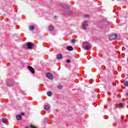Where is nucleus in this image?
I'll use <instances>...</instances> for the list:
<instances>
[{
	"mask_svg": "<svg viewBox=\"0 0 128 128\" xmlns=\"http://www.w3.org/2000/svg\"><path fill=\"white\" fill-rule=\"evenodd\" d=\"M20 116H24V113L22 112Z\"/></svg>",
	"mask_w": 128,
	"mask_h": 128,
	"instance_id": "29",
	"label": "nucleus"
},
{
	"mask_svg": "<svg viewBox=\"0 0 128 128\" xmlns=\"http://www.w3.org/2000/svg\"><path fill=\"white\" fill-rule=\"evenodd\" d=\"M104 26V28H106V25H105L104 26H103V27Z\"/></svg>",
	"mask_w": 128,
	"mask_h": 128,
	"instance_id": "32",
	"label": "nucleus"
},
{
	"mask_svg": "<svg viewBox=\"0 0 128 128\" xmlns=\"http://www.w3.org/2000/svg\"><path fill=\"white\" fill-rule=\"evenodd\" d=\"M66 62H68V64H70V60H67Z\"/></svg>",
	"mask_w": 128,
	"mask_h": 128,
	"instance_id": "25",
	"label": "nucleus"
},
{
	"mask_svg": "<svg viewBox=\"0 0 128 128\" xmlns=\"http://www.w3.org/2000/svg\"><path fill=\"white\" fill-rule=\"evenodd\" d=\"M42 46H44V44H42Z\"/></svg>",
	"mask_w": 128,
	"mask_h": 128,
	"instance_id": "35",
	"label": "nucleus"
},
{
	"mask_svg": "<svg viewBox=\"0 0 128 128\" xmlns=\"http://www.w3.org/2000/svg\"><path fill=\"white\" fill-rule=\"evenodd\" d=\"M104 108H106V106H104Z\"/></svg>",
	"mask_w": 128,
	"mask_h": 128,
	"instance_id": "34",
	"label": "nucleus"
},
{
	"mask_svg": "<svg viewBox=\"0 0 128 128\" xmlns=\"http://www.w3.org/2000/svg\"><path fill=\"white\" fill-rule=\"evenodd\" d=\"M25 46L27 47L28 50H32L34 48V44L30 42H27Z\"/></svg>",
	"mask_w": 128,
	"mask_h": 128,
	"instance_id": "3",
	"label": "nucleus"
},
{
	"mask_svg": "<svg viewBox=\"0 0 128 128\" xmlns=\"http://www.w3.org/2000/svg\"><path fill=\"white\" fill-rule=\"evenodd\" d=\"M2 122H4V124H6V122H8V119L6 118H4L2 119Z\"/></svg>",
	"mask_w": 128,
	"mask_h": 128,
	"instance_id": "17",
	"label": "nucleus"
},
{
	"mask_svg": "<svg viewBox=\"0 0 128 128\" xmlns=\"http://www.w3.org/2000/svg\"><path fill=\"white\" fill-rule=\"evenodd\" d=\"M47 96H52V93L50 91L48 92H47Z\"/></svg>",
	"mask_w": 128,
	"mask_h": 128,
	"instance_id": "18",
	"label": "nucleus"
},
{
	"mask_svg": "<svg viewBox=\"0 0 128 128\" xmlns=\"http://www.w3.org/2000/svg\"><path fill=\"white\" fill-rule=\"evenodd\" d=\"M16 118V120H22V116L17 115Z\"/></svg>",
	"mask_w": 128,
	"mask_h": 128,
	"instance_id": "12",
	"label": "nucleus"
},
{
	"mask_svg": "<svg viewBox=\"0 0 128 128\" xmlns=\"http://www.w3.org/2000/svg\"><path fill=\"white\" fill-rule=\"evenodd\" d=\"M66 50L70 51L74 50V48L72 46H68L66 47Z\"/></svg>",
	"mask_w": 128,
	"mask_h": 128,
	"instance_id": "11",
	"label": "nucleus"
},
{
	"mask_svg": "<svg viewBox=\"0 0 128 128\" xmlns=\"http://www.w3.org/2000/svg\"><path fill=\"white\" fill-rule=\"evenodd\" d=\"M88 26V21H84L82 24V30H86Z\"/></svg>",
	"mask_w": 128,
	"mask_h": 128,
	"instance_id": "2",
	"label": "nucleus"
},
{
	"mask_svg": "<svg viewBox=\"0 0 128 128\" xmlns=\"http://www.w3.org/2000/svg\"><path fill=\"white\" fill-rule=\"evenodd\" d=\"M66 14H68V16H70L72 14H74V12L73 11L68 10L66 12Z\"/></svg>",
	"mask_w": 128,
	"mask_h": 128,
	"instance_id": "8",
	"label": "nucleus"
},
{
	"mask_svg": "<svg viewBox=\"0 0 128 128\" xmlns=\"http://www.w3.org/2000/svg\"><path fill=\"white\" fill-rule=\"evenodd\" d=\"M118 38V35L116 34H112V40H116Z\"/></svg>",
	"mask_w": 128,
	"mask_h": 128,
	"instance_id": "15",
	"label": "nucleus"
},
{
	"mask_svg": "<svg viewBox=\"0 0 128 128\" xmlns=\"http://www.w3.org/2000/svg\"><path fill=\"white\" fill-rule=\"evenodd\" d=\"M48 30L50 32H52L54 30V26H50L48 27Z\"/></svg>",
	"mask_w": 128,
	"mask_h": 128,
	"instance_id": "13",
	"label": "nucleus"
},
{
	"mask_svg": "<svg viewBox=\"0 0 128 128\" xmlns=\"http://www.w3.org/2000/svg\"><path fill=\"white\" fill-rule=\"evenodd\" d=\"M30 128H36V127L34 126L33 125H30Z\"/></svg>",
	"mask_w": 128,
	"mask_h": 128,
	"instance_id": "24",
	"label": "nucleus"
},
{
	"mask_svg": "<svg viewBox=\"0 0 128 128\" xmlns=\"http://www.w3.org/2000/svg\"><path fill=\"white\" fill-rule=\"evenodd\" d=\"M119 106L120 108H122L126 106V104L124 102H121L119 104Z\"/></svg>",
	"mask_w": 128,
	"mask_h": 128,
	"instance_id": "9",
	"label": "nucleus"
},
{
	"mask_svg": "<svg viewBox=\"0 0 128 128\" xmlns=\"http://www.w3.org/2000/svg\"><path fill=\"white\" fill-rule=\"evenodd\" d=\"M48 122V118H45V122Z\"/></svg>",
	"mask_w": 128,
	"mask_h": 128,
	"instance_id": "27",
	"label": "nucleus"
},
{
	"mask_svg": "<svg viewBox=\"0 0 128 128\" xmlns=\"http://www.w3.org/2000/svg\"><path fill=\"white\" fill-rule=\"evenodd\" d=\"M85 18H90V16L86 14V15H85Z\"/></svg>",
	"mask_w": 128,
	"mask_h": 128,
	"instance_id": "26",
	"label": "nucleus"
},
{
	"mask_svg": "<svg viewBox=\"0 0 128 128\" xmlns=\"http://www.w3.org/2000/svg\"><path fill=\"white\" fill-rule=\"evenodd\" d=\"M58 88L59 90H62V86H58Z\"/></svg>",
	"mask_w": 128,
	"mask_h": 128,
	"instance_id": "22",
	"label": "nucleus"
},
{
	"mask_svg": "<svg viewBox=\"0 0 128 128\" xmlns=\"http://www.w3.org/2000/svg\"><path fill=\"white\" fill-rule=\"evenodd\" d=\"M109 40H112V35H111L110 36H109Z\"/></svg>",
	"mask_w": 128,
	"mask_h": 128,
	"instance_id": "21",
	"label": "nucleus"
},
{
	"mask_svg": "<svg viewBox=\"0 0 128 128\" xmlns=\"http://www.w3.org/2000/svg\"><path fill=\"white\" fill-rule=\"evenodd\" d=\"M108 104H109L110 106H112V99H110V98H108Z\"/></svg>",
	"mask_w": 128,
	"mask_h": 128,
	"instance_id": "14",
	"label": "nucleus"
},
{
	"mask_svg": "<svg viewBox=\"0 0 128 128\" xmlns=\"http://www.w3.org/2000/svg\"><path fill=\"white\" fill-rule=\"evenodd\" d=\"M92 48V45L88 42H84L83 43V48L86 50H90Z\"/></svg>",
	"mask_w": 128,
	"mask_h": 128,
	"instance_id": "1",
	"label": "nucleus"
},
{
	"mask_svg": "<svg viewBox=\"0 0 128 128\" xmlns=\"http://www.w3.org/2000/svg\"><path fill=\"white\" fill-rule=\"evenodd\" d=\"M108 96H112V93L110 92H108Z\"/></svg>",
	"mask_w": 128,
	"mask_h": 128,
	"instance_id": "28",
	"label": "nucleus"
},
{
	"mask_svg": "<svg viewBox=\"0 0 128 128\" xmlns=\"http://www.w3.org/2000/svg\"><path fill=\"white\" fill-rule=\"evenodd\" d=\"M28 70L32 74H34L35 72H34V69L32 67V66H28Z\"/></svg>",
	"mask_w": 128,
	"mask_h": 128,
	"instance_id": "5",
	"label": "nucleus"
},
{
	"mask_svg": "<svg viewBox=\"0 0 128 128\" xmlns=\"http://www.w3.org/2000/svg\"><path fill=\"white\" fill-rule=\"evenodd\" d=\"M44 110H50V106H48V105H46L44 108Z\"/></svg>",
	"mask_w": 128,
	"mask_h": 128,
	"instance_id": "19",
	"label": "nucleus"
},
{
	"mask_svg": "<svg viewBox=\"0 0 128 128\" xmlns=\"http://www.w3.org/2000/svg\"><path fill=\"white\" fill-rule=\"evenodd\" d=\"M7 84H8V86H14V82H12V81L8 80L7 81Z\"/></svg>",
	"mask_w": 128,
	"mask_h": 128,
	"instance_id": "6",
	"label": "nucleus"
},
{
	"mask_svg": "<svg viewBox=\"0 0 128 128\" xmlns=\"http://www.w3.org/2000/svg\"><path fill=\"white\" fill-rule=\"evenodd\" d=\"M124 86H128V82H125Z\"/></svg>",
	"mask_w": 128,
	"mask_h": 128,
	"instance_id": "23",
	"label": "nucleus"
},
{
	"mask_svg": "<svg viewBox=\"0 0 128 128\" xmlns=\"http://www.w3.org/2000/svg\"><path fill=\"white\" fill-rule=\"evenodd\" d=\"M57 18H58L57 16H54V18L55 20H56Z\"/></svg>",
	"mask_w": 128,
	"mask_h": 128,
	"instance_id": "30",
	"label": "nucleus"
},
{
	"mask_svg": "<svg viewBox=\"0 0 128 128\" xmlns=\"http://www.w3.org/2000/svg\"><path fill=\"white\" fill-rule=\"evenodd\" d=\"M56 112H58V109H56Z\"/></svg>",
	"mask_w": 128,
	"mask_h": 128,
	"instance_id": "31",
	"label": "nucleus"
},
{
	"mask_svg": "<svg viewBox=\"0 0 128 128\" xmlns=\"http://www.w3.org/2000/svg\"><path fill=\"white\" fill-rule=\"evenodd\" d=\"M71 42H72V44H74V42H76V40H74V39H72V41H71Z\"/></svg>",
	"mask_w": 128,
	"mask_h": 128,
	"instance_id": "20",
	"label": "nucleus"
},
{
	"mask_svg": "<svg viewBox=\"0 0 128 128\" xmlns=\"http://www.w3.org/2000/svg\"><path fill=\"white\" fill-rule=\"evenodd\" d=\"M62 6L63 8H65L66 10H70V6L68 5L64 4H62Z\"/></svg>",
	"mask_w": 128,
	"mask_h": 128,
	"instance_id": "7",
	"label": "nucleus"
},
{
	"mask_svg": "<svg viewBox=\"0 0 128 128\" xmlns=\"http://www.w3.org/2000/svg\"><path fill=\"white\" fill-rule=\"evenodd\" d=\"M30 30H34V26H30L29 27Z\"/></svg>",
	"mask_w": 128,
	"mask_h": 128,
	"instance_id": "16",
	"label": "nucleus"
},
{
	"mask_svg": "<svg viewBox=\"0 0 128 128\" xmlns=\"http://www.w3.org/2000/svg\"><path fill=\"white\" fill-rule=\"evenodd\" d=\"M74 58L76 59V57L74 56Z\"/></svg>",
	"mask_w": 128,
	"mask_h": 128,
	"instance_id": "33",
	"label": "nucleus"
},
{
	"mask_svg": "<svg viewBox=\"0 0 128 128\" xmlns=\"http://www.w3.org/2000/svg\"><path fill=\"white\" fill-rule=\"evenodd\" d=\"M46 76L49 80H52V78H54V76H52L50 72L46 73Z\"/></svg>",
	"mask_w": 128,
	"mask_h": 128,
	"instance_id": "4",
	"label": "nucleus"
},
{
	"mask_svg": "<svg viewBox=\"0 0 128 128\" xmlns=\"http://www.w3.org/2000/svg\"><path fill=\"white\" fill-rule=\"evenodd\" d=\"M56 58L57 60H62V55L60 54H58L56 56Z\"/></svg>",
	"mask_w": 128,
	"mask_h": 128,
	"instance_id": "10",
	"label": "nucleus"
}]
</instances>
